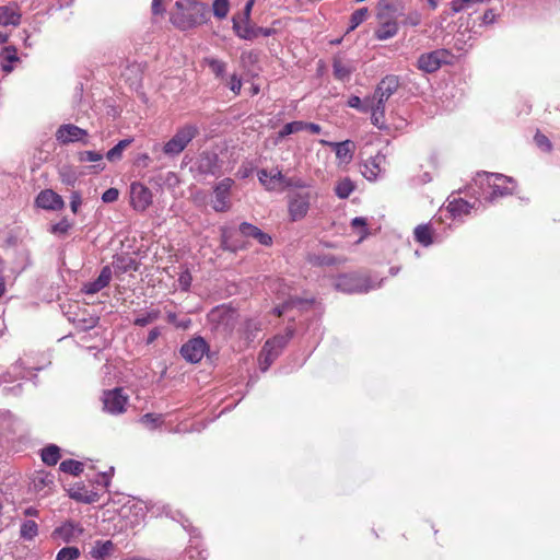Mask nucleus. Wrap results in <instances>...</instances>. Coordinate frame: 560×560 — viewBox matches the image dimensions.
Listing matches in <instances>:
<instances>
[{
	"mask_svg": "<svg viewBox=\"0 0 560 560\" xmlns=\"http://www.w3.org/2000/svg\"><path fill=\"white\" fill-rule=\"evenodd\" d=\"M415 240L423 246L432 244V229L429 224H420L415 229Z\"/></svg>",
	"mask_w": 560,
	"mask_h": 560,
	"instance_id": "29",
	"label": "nucleus"
},
{
	"mask_svg": "<svg viewBox=\"0 0 560 560\" xmlns=\"http://www.w3.org/2000/svg\"><path fill=\"white\" fill-rule=\"evenodd\" d=\"M421 22V15L418 12H411L409 13L404 23L411 26H417Z\"/></svg>",
	"mask_w": 560,
	"mask_h": 560,
	"instance_id": "57",
	"label": "nucleus"
},
{
	"mask_svg": "<svg viewBox=\"0 0 560 560\" xmlns=\"http://www.w3.org/2000/svg\"><path fill=\"white\" fill-rule=\"evenodd\" d=\"M208 350L206 340L201 337H196L188 340L180 348L182 357L190 363H198L203 358Z\"/></svg>",
	"mask_w": 560,
	"mask_h": 560,
	"instance_id": "10",
	"label": "nucleus"
},
{
	"mask_svg": "<svg viewBox=\"0 0 560 560\" xmlns=\"http://www.w3.org/2000/svg\"><path fill=\"white\" fill-rule=\"evenodd\" d=\"M82 199L81 195L78 191H73L71 194L70 208L73 213H77L79 207L81 206Z\"/></svg>",
	"mask_w": 560,
	"mask_h": 560,
	"instance_id": "56",
	"label": "nucleus"
},
{
	"mask_svg": "<svg viewBox=\"0 0 560 560\" xmlns=\"http://www.w3.org/2000/svg\"><path fill=\"white\" fill-rule=\"evenodd\" d=\"M303 130H308L310 132L317 135L320 132L322 128L317 124L303 121Z\"/></svg>",
	"mask_w": 560,
	"mask_h": 560,
	"instance_id": "60",
	"label": "nucleus"
},
{
	"mask_svg": "<svg viewBox=\"0 0 560 560\" xmlns=\"http://www.w3.org/2000/svg\"><path fill=\"white\" fill-rule=\"evenodd\" d=\"M21 13L16 3L0 7V25L18 26L21 23Z\"/></svg>",
	"mask_w": 560,
	"mask_h": 560,
	"instance_id": "19",
	"label": "nucleus"
},
{
	"mask_svg": "<svg viewBox=\"0 0 560 560\" xmlns=\"http://www.w3.org/2000/svg\"><path fill=\"white\" fill-rule=\"evenodd\" d=\"M162 0H153L152 1V12L153 14H160L163 12V8L161 7Z\"/></svg>",
	"mask_w": 560,
	"mask_h": 560,
	"instance_id": "63",
	"label": "nucleus"
},
{
	"mask_svg": "<svg viewBox=\"0 0 560 560\" xmlns=\"http://www.w3.org/2000/svg\"><path fill=\"white\" fill-rule=\"evenodd\" d=\"M399 80L396 75H387L377 84L373 95L381 101L387 102L388 98L398 90Z\"/></svg>",
	"mask_w": 560,
	"mask_h": 560,
	"instance_id": "16",
	"label": "nucleus"
},
{
	"mask_svg": "<svg viewBox=\"0 0 560 560\" xmlns=\"http://www.w3.org/2000/svg\"><path fill=\"white\" fill-rule=\"evenodd\" d=\"M167 322H168V323H171V324H173V325H175L176 327H182V328H184V329H185V328H187V327H188V325H189V323H190V320H189V319H188V320H186V322H178V320H177V316H176V314H175V313H168V314H167Z\"/></svg>",
	"mask_w": 560,
	"mask_h": 560,
	"instance_id": "58",
	"label": "nucleus"
},
{
	"mask_svg": "<svg viewBox=\"0 0 560 560\" xmlns=\"http://www.w3.org/2000/svg\"><path fill=\"white\" fill-rule=\"evenodd\" d=\"M368 16V9L361 8L357 11H354L350 19V27L349 31H353L355 27H358Z\"/></svg>",
	"mask_w": 560,
	"mask_h": 560,
	"instance_id": "43",
	"label": "nucleus"
},
{
	"mask_svg": "<svg viewBox=\"0 0 560 560\" xmlns=\"http://www.w3.org/2000/svg\"><path fill=\"white\" fill-rule=\"evenodd\" d=\"M258 179L270 191L282 190L292 185V178L285 177L278 168H272L271 171L262 168L258 171Z\"/></svg>",
	"mask_w": 560,
	"mask_h": 560,
	"instance_id": "5",
	"label": "nucleus"
},
{
	"mask_svg": "<svg viewBox=\"0 0 560 560\" xmlns=\"http://www.w3.org/2000/svg\"><path fill=\"white\" fill-rule=\"evenodd\" d=\"M160 335H161L160 328L154 327L153 329H151L147 337V345L153 343L159 338Z\"/></svg>",
	"mask_w": 560,
	"mask_h": 560,
	"instance_id": "59",
	"label": "nucleus"
},
{
	"mask_svg": "<svg viewBox=\"0 0 560 560\" xmlns=\"http://www.w3.org/2000/svg\"><path fill=\"white\" fill-rule=\"evenodd\" d=\"M160 420L159 417L154 416L153 413H145L142 418H141V421L145 424H149V423H155Z\"/></svg>",
	"mask_w": 560,
	"mask_h": 560,
	"instance_id": "62",
	"label": "nucleus"
},
{
	"mask_svg": "<svg viewBox=\"0 0 560 560\" xmlns=\"http://www.w3.org/2000/svg\"><path fill=\"white\" fill-rule=\"evenodd\" d=\"M386 161V156L382 153H377L375 156L370 158L363 164V170L361 171L363 176L368 180H375L380 173L382 172V164Z\"/></svg>",
	"mask_w": 560,
	"mask_h": 560,
	"instance_id": "18",
	"label": "nucleus"
},
{
	"mask_svg": "<svg viewBox=\"0 0 560 560\" xmlns=\"http://www.w3.org/2000/svg\"><path fill=\"white\" fill-rule=\"evenodd\" d=\"M3 59L4 61L12 63L19 60L16 55V49L13 46H8L3 49Z\"/></svg>",
	"mask_w": 560,
	"mask_h": 560,
	"instance_id": "52",
	"label": "nucleus"
},
{
	"mask_svg": "<svg viewBox=\"0 0 560 560\" xmlns=\"http://www.w3.org/2000/svg\"><path fill=\"white\" fill-rule=\"evenodd\" d=\"M334 147L336 156L340 163L348 164L353 158L354 144L350 140L330 143Z\"/></svg>",
	"mask_w": 560,
	"mask_h": 560,
	"instance_id": "23",
	"label": "nucleus"
},
{
	"mask_svg": "<svg viewBox=\"0 0 560 560\" xmlns=\"http://www.w3.org/2000/svg\"><path fill=\"white\" fill-rule=\"evenodd\" d=\"M38 535V525L34 521H25L21 524L20 536L24 540H33Z\"/></svg>",
	"mask_w": 560,
	"mask_h": 560,
	"instance_id": "32",
	"label": "nucleus"
},
{
	"mask_svg": "<svg viewBox=\"0 0 560 560\" xmlns=\"http://www.w3.org/2000/svg\"><path fill=\"white\" fill-rule=\"evenodd\" d=\"M385 101H381L380 97H375V95L368 97V113L370 110L381 112L385 114Z\"/></svg>",
	"mask_w": 560,
	"mask_h": 560,
	"instance_id": "47",
	"label": "nucleus"
},
{
	"mask_svg": "<svg viewBox=\"0 0 560 560\" xmlns=\"http://www.w3.org/2000/svg\"><path fill=\"white\" fill-rule=\"evenodd\" d=\"M73 323L78 329L86 331L94 328L97 325L98 318L94 316L73 318Z\"/></svg>",
	"mask_w": 560,
	"mask_h": 560,
	"instance_id": "39",
	"label": "nucleus"
},
{
	"mask_svg": "<svg viewBox=\"0 0 560 560\" xmlns=\"http://www.w3.org/2000/svg\"><path fill=\"white\" fill-rule=\"evenodd\" d=\"M59 458L60 448L57 445H49L42 451V460L49 466H55Z\"/></svg>",
	"mask_w": 560,
	"mask_h": 560,
	"instance_id": "31",
	"label": "nucleus"
},
{
	"mask_svg": "<svg viewBox=\"0 0 560 560\" xmlns=\"http://www.w3.org/2000/svg\"><path fill=\"white\" fill-rule=\"evenodd\" d=\"M240 232L246 237H253L257 240L261 245H270L272 242L268 234L264 233L260 229L247 222H244L240 225Z\"/></svg>",
	"mask_w": 560,
	"mask_h": 560,
	"instance_id": "22",
	"label": "nucleus"
},
{
	"mask_svg": "<svg viewBox=\"0 0 560 560\" xmlns=\"http://www.w3.org/2000/svg\"><path fill=\"white\" fill-rule=\"evenodd\" d=\"M336 287L338 290L354 293L370 290L369 279L362 275L351 273L338 278Z\"/></svg>",
	"mask_w": 560,
	"mask_h": 560,
	"instance_id": "8",
	"label": "nucleus"
},
{
	"mask_svg": "<svg viewBox=\"0 0 560 560\" xmlns=\"http://www.w3.org/2000/svg\"><path fill=\"white\" fill-rule=\"evenodd\" d=\"M485 0H452V11L458 13L463 10L468 9L474 3H482Z\"/></svg>",
	"mask_w": 560,
	"mask_h": 560,
	"instance_id": "46",
	"label": "nucleus"
},
{
	"mask_svg": "<svg viewBox=\"0 0 560 560\" xmlns=\"http://www.w3.org/2000/svg\"><path fill=\"white\" fill-rule=\"evenodd\" d=\"M535 142L539 148H541L545 151L551 150V143H550L549 139L542 133H539V132L536 133Z\"/></svg>",
	"mask_w": 560,
	"mask_h": 560,
	"instance_id": "53",
	"label": "nucleus"
},
{
	"mask_svg": "<svg viewBox=\"0 0 560 560\" xmlns=\"http://www.w3.org/2000/svg\"><path fill=\"white\" fill-rule=\"evenodd\" d=\"M103 160V155L95 151H83L79 153L80 162H101Z\"/></svg>",
	"mask_w": 560,
	"mask_h": 560,
	"instance_id": "50",
	"label": "nucleus"
},
{
	"mask_svg": "<svg viewBox=\"0 0 560 560\" xmlns=\"http://www.w3.org/2000/svg\"><path fill=\"white\" fill-rule=\"evenodd\" d=\"M482 20L485 23H491L494 20L493 10L489 9L483 13Z\"/></svg>",
	"mask_w": 560,
	"mask_h": 560,
	"instance_id": "64",
	"label": "nucleus"
},
{
	"mask_svg": "<svg viewBox=\"0 0 560 560\" xmlns=\"http://www.w3.org/2000/svg\"><path fill=\"white\" fill-rule=\"evenodd\" d=\"M398 33V23L393 20L382 21L377 30L375 31V37L378 40H386L394 37Z\"/></svg>",
	"mask_w": 560,
	"mask_h": 560,
	"instance_id": "25",
	"label": "nucleus"
},
{
	"mask_svg": "<svg viewBox=\"0 0 560 560\" xmlns=\"http://www.w3.org/2000/svg\"><path fill=\"white\" fill-rule=\"evenodd\" d=\"M224 81H226V85L235 95H238L241 93L243 83L242 79L236 73H233L232 75H230V78H226Z\"/></svg>",
	"mask_w": 560,
	"mask_h": 560,
	"instance_id": "48",
	"label": "nucleus"
},
{
	"mask_svg": "<svg viewBox=\"0 0 560 560\" xmlns=\"http://www.w3.org/2000/svg\"><path fill=\"white\" fill-rule=\"evenodd\" d=\"M348 106L368 113V97L362 101L359 96L353 95L348 100Z\"/></svg>",
	"mask_w": 560,
	"mask_h": 560,
	"instance_id": "49",
	"label": "nucleus"
},
{
	"mask_svg": "<svg viewBox=\"0 0 560 560\" xmlns=\"http://www.w3.org/2000/svg\"><path fill=\"white\" fill-rule=\"evenodd\" d=\"M115 545L112 540H97L95 541V545L93 546L92 550L90 551V555L95 560H105L107 557L112 555L114 551Z\"/></svg>",
	"mask_w": 560,
	"mask_h": 560,
	"instance_id": "26",
	"label": "nucleus"
},
{
	"mask_svg": "<svg viewBox=\"0 0 560 560\" xmlns=\"http://www.w3.org/2000/svg\"><path fill=\"white\" fill-rule=\"evenodd\" d=\"M131 206L137 211H144L152 203L151 190L141 183H132L130 186Z\"/></svg>",
	"mask_w": 560,
	"mask_h": 560,
	"instance_id": "12",
	"label": "nucleus"
},
{
	"mask_svg": "<svg viewBox=\"0 0 560 560\" xmlns=\"http://www.w3.org/2000/svg\"><path fill=\"white\" fill-rule=\"evenodd\" d=\"M60 175L62 178V183L71 186L74 185L77 177L70 170L62 168Z\"/></svg>",
	"mask_w": 560,
	"mask_h": 560,
	"instance_id": "55",
	"label": "nucleus"
},
{
	"mask_svg": "<svg viewBox=\"0 0 560 560\" xmlns=\"http://www.w3.org/2000/svg\"><path fill=\"white\" fill-rule=\"evenodd\" d=\"M332 70L336 79L343 81L349 79L353 68L342 59L335 58L332 62Z\"/></svg>",
	"mask_w": 560,
	"mask_h": 560,
	"instance_id": "28",
	"label": "nucleus"
},
{
	"mask_svg": "<svg viewBox=\"0 0 560 560\" xmlns=\"http://www.w3.org/2000/svg\"><path fill=\"white\" fill-rule=\"evenodd\" d=\"M310 192H295L289 196L288 211L292 221L305 218L310 210Z\"/></svg>",
	"mask_w": 560,
	"mask_h": 560,
	"instance_id": "6",
	"label": "nucleus"
},
{
	"mask_svg": "<svg viewBox=\"0 0 560 560\" xmlns=\"http://www.w3.org/2000/svg\"><path fill=\"white\" fill-rule=\"evenodd\" d=\"M268 351H270L269 348H262L259 354V366L262 372L267 371L276 360Z\"/></svg>",
	"mask_w": 560,
	"mask_h": 560,
	"instance_id": "45",
	"label": "nucleus"
},
{
	"mask_svg": "<svg viewBox=\"0 0 560 560\" xmlns=\"http://www.w3.org/2000/svg\"><path fill=\"white\" fill-rule=\"evenodd\" d=\"M72 228V223L68 219L63 218L58 223L51 225L50 232L55 235L65 236Z\"/></svg>",
	"mask_w": 560,
	"mask_h": 560,
	"instance_id": "42",
	"label": "nucleus"
},
{
	"mask_svg": "<svg viewBox=\"0 0 560 560\" xmlns=\"http://www.w3.org/2000/svg\"><path fill=\"white\" fill-rule=\"evenodd\" d=\"M161 316V311L158 308H151L150 311L140 314L135 318L133 324L136 326L144 327L149 324H152Z\"/></svg>",
	"mask_w": 560,
	"mask_h": 560,
	"instance_id": "33",
	"label": "nucleus"
},
{
	"mask_svg": "<svg viewBox=\"0 0 560 560\" xmlns=\"http://www.w3.org/2000/svg\"><path fill=\"white\" fill-rule=\"evenodd\" d=\"M255 3V0H248L247 3L245 4V8H244V22L247 23L249 22V19H250V12H252V8Z\"/></svg>",
	"mask_w": 560,
	"mask_h": 560,
	"instance_id": "61",
	"label": "nucleus"
},
{
	"mask_svg": "<svg viewBox=\"0 0 560 560\" xmlns=\"http://www.w3.org/2000/svg\"><path fill=\"white\" fill-rule=\"evenodd\" d=\"M104 410L112 415H119L126 410L128 396H126L121 388H114L106 390L103 394Z\"/></svg>",
	"mask_w": 560,
	"mask_h": 560,
	"instance_id": "7",
	"label": "nucleus"
},
{
	"mask_svg": "<svg viewBox=\"0 0 560 560\" xmlns=\"http://www.w3.org/2000/svg\"><path fill=\"white\" fill-rule=\"evenodd\" d=\"M261 330V325L256 319H246L243 324L241 332L247 342L253 341L257 334Z\"/></svg>",
	"mask_w": 560,
	"mask_h": 560,
	"instance_id": "27",
	"label": "nucleus"
},
{
	"mask_svg": "<svg viewBox=\"0 0 560 560\" xmlns=\"http://www.w3.org/2000/svg\"><path fill=\"white\" fill-rule=\"evenodd\" d=\"M52 482V478L49 475L44 474H38L33 479V486L36 491H40L45 487H49Z\"/></svg>",
	"mask_w": 560,
	"mask_h": 560,
	"instance_id": "44",
	"label": "nucleus"
},
{
	"mask_svg": "<svg viewBox=\"0 0 560 560\" xmlns=\"http://www.w3.org/2000/svg\"><path fill=\"white\" fill-rule=\"evenodd\" d=\"M198 170L202 174L219 175L221 165L215 153L203 152L198 160Z\"/></svg>",
	"mask_w": 560,
	"mask_h": 560,
	"instance_id": "17",
	"label": "nucleus"
},
{
	"mask_svg": "<svg viewBox=\"0 0 560 560\" xmlns=\"http://www.w3.org/2000/svg\"><path fill=\"white\" fill-rule=\"evenodd\" d=\"M302 130H303V121L296 120V121L288 122L278 132L276 143L281 141L287 136L302 131Z\"/></svg>",
	"mask_w": 560,
	"mask_h": 560,
	"instance_id": "36",
	"label": "nucleus"
},
{
	"mask_svg": "<svg viewBox=\"0 0 560 560\" xmlns=\"http://www.w3.org/2000/svg\"><path fill=\"white\" fill-rule=\"evenodd\" d=\"M371 112V121L378 129H384L385 126V114L381 112L370 110Z\"/></svg>",
	"mask_w": 560,
	"mask_h": 560,
	"instance_id": "51",
	"label": "nucleus"
},
{
	"mask_svg": "<svg viewBox=\"0 0 560 560\" xmlns=\"http://www.w3.org/2000/svg\"><path fill=\"white\" fill-rule=\"evenodd\" d=\"M84 529L83 527L74 522H66L61 526L57 527L52 535L59 537L63 542H71L78 539Z\"/></svg>",
	"mask_w": 560,
	"mask_h": 560,
	"instance_id": "15",
	"label": "nucleus"
},
{
	"mask_svg": "<svg viewBox=\"0 0 560 560\" xmlns=\"http://www.w3.org/2000/svg\"><path fill=\"white\" fill-rule=\"evenodd\" d=\"M234 184L231 178H224L220 180L213 189L214 200L212 201V208L217 212L228 211L231 207L230 203V191Z\"/></svg>",
	"mask_w": 560,
	"mask_h": 560,
	"instance_id": "9",
	"label": "nucleus"
},
{
	"mask_svg": "<svg viewBox=\"0 0 560 560\" xmlns=\"http://www.w3.org/2000/svg\"><path fill=\"white\" fill-rule=\"evenodd\" d=\"M202 63L209 67L215 79L221 81L226 79L228 63L225 61L209 56L203 58Z\"/></svg>",
	"mask_w": 560,
	"mask_h": 560,
	"instance_id": "24",
	"label": "nucleus"
},
{
	"mask_svg": "<svg viewBox=\"0 0 560 560\" xmlns=\"http://www.w3.org/2000/svg\"><path fill=\"white\" fill-rule=\"evenodd\" d=\"M81 552L78 547H65L57 553V560H77Z\"/></svg>",
	"mask_w": 560,
	"mask_h": 560,
	"instance_id": "41",
	"label": "nucleus"
},
{
	"mask_svg": "<svg viewBox=\"0 0 560 560\" xmlns=\"http://www.w3.org/2000/svg\"><path fill=\"white\" fill-rule=\"evenodd\" d=\"M450 212L456 217V215H463L468 214L470 212L471 206L469 202L463 200V199H454L453 201H450L447 206Z\"/></svg>",
	"mask_w": 560,
	"mask_h": 560,
	"instance_id": "34",
	"label": "nucleus"
},
{
	"mask_svg": "<svg viewBox=\"0 0 560 560\" xmlns=\"http://www.w3.org/2000/svg\"><path fill=\"white\" fill-rule=\"evenodd\" d=\"M35 202L37 207L45 210L58 211L65 208L62 197L51 189L42 190Z\"/></svg>",
	"mask_w": 560,
	"mask_h": 560,
	"instance_id": "14",
	"label": "nucleus"
},
{
	"mask_svg": "<svg viewBox=\"0 0 560 560\" xmlns=\"http://www.w3.org/2000/svg\"><path fill=\"white\" fill-rule=\"evenodd\" d=\"M208 322L215 334L226 338L234 330L237 313L226 305H220L209 312Z\"/></svg>",
	"mask_w": 560,
	"mask_h": 560,
	"instance_id": "1",
	"label": "nucleus"
},
{
	"mask_svg": "<svg viewBox=\"0 0 560 560\" xmlns=\"http://www.w3.org/2000/svg\"><path fill=\"white\" fill-rule=\"evenodd\" d=\"M119 191L116 188H109L102 195V200L106 203L114 202L118 199Z\"/></svg>",
	"mask_w": 560,
	"mask_h": 560,
	"instance_id": "54",
	"label": "nucleus"
},
{
	"mask_svg": "<svg viewBox=\"0 0 560 560\" xmlns=\"http://www.w3.org/2000/svg\"><path fill=\"white\" fill-rule=\"evenodd\" d=\"M353 190L354 184L350 178H343L339 180L335 187L336 195L341 199L348 198Z\"/></svg>",
	"mask_w": 560,
	"mask_h": 560,
	"instance_id": "35",
	"label": "nucleus"
},
{
	"mask_svg": "<svg viewBox=\"0 0 560 560\" xmlns=\"http://www.w3.org/2000/svg\"><path fill=\"white\" fill-rule=\"evenodd\" d=\"M292 336L293 330L288 329L285 335H278L272 339L267 340L262 348H269V354L277 359Z\"/></svg>",
	"mask_w": 560,
	"mask_h": 560,
	"instance_id": "21",
	"label": "nucleus"
},
{
	"mask_svg": "<svg viewBox=\"0 0 560 560\" xmlns=\"http://www.w3.org/2000/svg\"><path fill=\"white\" fill-rule=\"evenodd\" d=\"M308 301L306 300H302L300 298H293V296H289L288 299H285L283 301L282 304L276 306L273 308V313L278 316H281L282 314H284L287 311L293 308V307H296V306H301L305 303H307Z\"/></svg>",
	"mask_w": 560,
	"mask_h": 560,
	"instance_id": "30",
	"label": "nucleus"
},
{
	"mask_svg": "<svg viewBox=\"0 0 560 560\" xmlns=\"http://www.w3.org/2000/svg\"><path fill=\"white\" fill-rule=\"evenodd\" d=\"M212 9L214 16H217L218 19L221 20L226 18L230 10L229 0H214Z\"/></svg>",
	"mask_w": 560,
	"mask_h": 560,
	"instance_id": "40",
	"label": "nucleus"
},
{
	"mask_svg": "<svg viewBox=\"0 0 560 560\" xmlns=\"http://www.w3.org/2000/svg\"><path fill=\"white\" fill-rule=\"evenodd\" d=\"M452 54L447 49H436L427 54H422L417 61V67L423 72L433 73L438 71L442 65L450 63Z\"/></svg>",
	"mask_w": 560,
	"mask_h": 560,
	"instance_id": "3",
	"label": "nucleus"
},
{
	"mask_svg": "<svg viewBox=\"0 0 560 560\" xmlns=\"http://www.w3.org/2000/svg\"><path fill=\"white\" fill-rule=\"evenodd\" d=\"M88 136L86 130L72 125L66 124L61 125L56 131V139L61 144H68L71 142H83L88 144V140L85 139Z\"/></svg>",
	"mask_w": 560,
	"mask_h": 560,
	"instance_id": "11",
	"label": "nucleus"
},
{
	"mask_svg": "<svg viewBox=\"0 0 560 560\" xmlns=\"http://www.w3.org/2000/svg\"><path fill=\"white\" fill-rule=\"evenodd\" d=\"M487 179L489 187L491 188V192L487 197L489 201H493L499 197H504L509 195H513L514 185L510 186V184H514L511 177L504 176L502 174H483Z\"/></svg>",
	"mask_w": 560,
	"mask_h": 560,
	"instance_id": "4",
	"label": "nucleus"
},
{
	"mask_svg": "<svg viewBox=\"0 0 560 560\" xmlns=\"http://www.w3.org/2000/svg\"><path fill=\"white\" fill-rule=\"evenodd\" d=\"M199 133L197 126L185 125L164 144L163 152L175 156L182 153L188 143Z\"/></svg>",
	"mask_w": 560,
	"mask_h": 560,
	"instance_id": "2",
	"label": "nucleus"
},
{
	"mask_svg": "<svg viewBox=\"0 0 560 560\" xmlns=\"http://www.w3.org/2000/svg\"><path fill=\"white\" fill-rule=\"evenodd\" d=\"M112 279V270L108 266H105L102 270L97 279L94 281L88 282L84 284L83 291L86 294H95L106 285H108Z\"/></svg>",
	"mask_w": 560,
	"mask_h": 560,
	"instance_id": "20",
	"label": "nucleus"
},
{
	"mask_svg": "<svg viewBox=\"0 0 560 560\" xmlns=\"http://www.w3.org/2000/svg\"><path fill=\"white\" fill-rule=\"evenodd\" d=\"M132 142L131 139H124L120 140L114 148H112L107 154L106 158L110 162H115L121 159L122 151Z\"/></svg>",
	"mask_w": 560,
	"mask_h": 560,
	"instance_id": "38",
	"label": "nucleus"
},
{
	"mask_svg": "<svg viewBox=\"0 0 560 560\" xmlns=\"http://www.w3.org/2000/svg\"><path fill=\"white\" fill-rule=\"evenodd\" d=\"M233 31L240 38L246 39V40H253L260 35L267 37L275 33L273 28H265V27L254 26L249 22L242 25L236 20L235 16L233 18Z\"/></svg>",
	"mask_w": 560,
	"mask_h": 560,
	"instance_id": "13",
	"label": "nucleus"
},
{
	"mask_svg": "<svg viewBox=\"0 0 560 560\" xmlns=\"http://www.w3.org/2000/svg\"><path fill=\"white\" fill-rule=\"evenodd\" d=\"M59 469L63 472L79 476L83 471V464L74 459H66L61 462Z\"/></svg>",
	"mask_w": 560,
	"mask_h": 560,
	"instance_id": "37",
	"label": "nucleus"
}]
</instances>
